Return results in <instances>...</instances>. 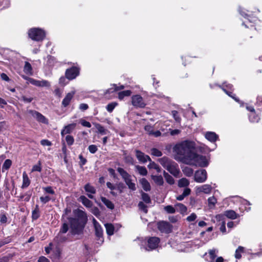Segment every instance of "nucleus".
Listing matches in <instances>:
<instances>
[{
	"instance_id": "35",
	"label": "nucleus",
	"mask_w": 262,
	"mask_h": 262,
	"mask_svg": "<svg viewBox=\"0 0 262 262\" xmlns=\"http://www.w3.org/2000/svg\"><path fill=\"white\" fill-rule=\"evenodd\" d=\"M189 184V181L186 178H182L178 181V186L179 187H187Z\"/></svg>"
},
{
	"instance_id": "43",
	"label": "nucleus",
	"mask_w": 262,
	"mask_h": 262,
	"mask_svg": "<svg viewBox=\"0 0 262 262\" xmlns=\"http://www.w3.org/2000/svg\"><path fill=\"white\" fill-rule=\"evenodd\" d=\"M244 248L242 246H239L235 251V257L236 259H240L242 257L241 253L243 252Z\"/></svg>"
},
{
	"instance_id": "42",
	"label": "nucleus",
	"mask_w": 262,
	"mask_h": 262,
	"mask_svg": "<svg viewBox=\"0 0 262 262\" xmlns=\"http://www.w3.org/2000/svg\"><path fill=\"white\" fill-rule=\"evenodd\" d=\"M208 203L209 207L210 208H212L217 203V200L213 196H212L208 199Z\"/></svg>"
},
{
	"instance_id": "31",
	"label": "nucleus",
	"mask_w": 262,
	"mask_h": 262,
	"mask_svg": "<svg viewBox=\"0 0 262 262\" xmlns=\"http://www.w3.org/2000/svg\"><path fill=\"white\" fill-rule=\"evenodd\" d=\"M175 206L178 211L180 212L181 213H184L187 211V207L182 203H177L176 204Z\"/></svg>"
},
{
	"instance_id": "62",
	"label": "nucleus",
	"mask_w": 262,
	"mask_h": 262,
	"mask_svg": "<svg viewBox=\"0 0 262 262\" xmlns=\"http://www.w3.org/2000/svg\"><path fill=\"white\" fill-rule=\"evenodd\" d=\"M190 192H191V189L189 188L186 187L184 189L182 194L185 197H186V196L189 195L190 194Z\"/></svg>"
},
{
	"instance_id": "28",
	"label": "nucleus",
	"mask_w": 262,
	"mask_h": 262,
	"mask_svg": "<svg viewBox=\"0 0 262 262\" xmlns=\"http://www.w3.org/2000/svg\"><path fill=\"white\" fill-rule=\"evenodd\" d=\"M40 216V211L39 206L38 205L35 206L34 209L32 211V218L33 220H36Z\"/></svg>"
},
{
	"instance_id": "37",
	"label": "nucleus",
	"mask_w": 262,
	"mask_h": 262,
	"mask_svg": "<svg viewBox=\"0 0 262 262\" xmlns=\"http://www.w3.org/2000/svg\"><path fill=\"white\" fill-rule=\"evenodd\" d=\"M131 93L132 92L130 90H126L120 92L118 93V98L120 100H122L124 97L130 96Z\"/></svg>"
},
{
	"instance_id": "44",
	"label": "nucleus",
	"mask_w": 262,
	"mask_h": 262,
	"mask_svg": "<svg viewBox=\"0 0 262 262\" xmlns=\"http://www.w3.org/2000/svg\"><path fill=\"white\" fill-rule=\"evenodd\" d=\"M11 164L12 162L10 160L7 159L6 160H5L2 166V171H4V169H8L10 167Z\"/></svg>"
},
{
	"instance_id": "16",
	"label": "nucleus",
	"mask_w": 262,
	"mask_h": 262,
	"mask_svg": "<svg viewBox=\"0 0 262 262\" xmlns=\"http://www.w3.org/2000/svg\"><path fill=\"white\" fill-rule=\"evenodd\" d=\"M84 188L85 191L87 192L88 196L90 199H93L94 197L92 194L96 192L95 188L90 184L88 183L84 186Z\"/></svg>"
},
{
	"instance_id": "21",
	"label": "nucleus",
	"mask_w": 262,
	"mask_h": 262,
	"mask_svg": "<svg viewBox=\"0 0 262 262\" xmlns=\"http://www.w3.org/2000/svg\"><path fill=\"white\" fill-rule=\"evenodd\" d=\"M75 94L74 92H72L71 93H69L67 94L64 98L63 99L62 101V104L64 106H67L69 104L70 102L73 97L74 95Z\"/></svg>"
},
{
	"instance_id": "56",
	"label": "nucleus",
	"mask_w": 262,
	"mask_h": 262,
	"mask_svg": "<svg viewBox=\"0 0 262 262\" xmlns=\"http://www.w3.org/2000/svg\"><path fill=\"white\" fill-rule=\"evenodd\" d=\"M43 189L44 191L48 193L54 194H55L54 190L52 189V188L51 186H48L46 187H43Z\"/></svg>"
},
{
	"instance_id": "32",
	"label": "nucleus",
	"mask_w": 262,
	"mask_h": 262,
	"mask_svg": "<svg viewBox=\"0 0 262 262\" xmlns=\"http://www.w3.org/2000/svg\"><path fill=\"white\" fill-rule=\"evenodd\" d=\"M24 71L25 73L27 74L32 75V68L31 64L28 62L26 61L24 68Z\"/></svg>"
},
{
	"instance_id": "45",
	"label": "nucleus",
	"mask_w": 262,
	"mask_h": 262,
	"mask_svg": "<svg viewBox=\"0 0 262 262\" xmlns=\"http://www.w3.org/2000/svg\"><path fill=\"white\" fill-rule=\"evenodd\" d=\"M96 127L100 134H101L102 135L106 134V133H107L106 129H105L101 125H100L99 124H96Z\"/></svg>"
},
{
	"instance_id": "25",
	"label": "nucleus",
	"mask_w": 262,
	"mask_h": 262,
	"mask_svg": "<svg viewBox=\"0 0 262 262\" xmlns=\"http://www.w3.org/2000/svg\"><path fill=\"white\" fill-rule=\"evenodd\" d=\"M23 184L21 185V188H25L28 187L30 184V180H29L27 174L26 172H24L23 174Z\"/></svg>"
},
{
	"instance_id": "61",
	"label": "nucleus",
	"mask_w": 262,
	"mask_h": 262,
	"mask_svg": "<svg viewBox=\"0 0 262 262\" xmlns=\"http://www.w3.org/2000/svg\"><path fill=\"white\" fill-rule=\"evenodd\" d=\"M40 143L43 146H51L52 145V143L46 139L41 140Z\"/></svg>"
},
{
	"instance_id": "18",
	"label": "nucleus",
	"mask_w": 262,
	"mask_h": 262,
	"mask_svg": "<svg viewBox=\"0 0 262 262\" xmlns=\"http://www.w3.org/2000/svg\"><path fill=\"white\" fill-rule=\"evenodd\" d=\"M212 187L211 185L209 184L203 185L196 188L197 192H204L206 194H209L211 192Z\"/></svg>"
},
{
	"instance_id": "8",
	"label": "nucleus",
	"mask_w": 262,
	"mask_h": 262,
	"mask_svg": "<svg viewBox=\"0 0 262 262\" xmlns=\"http://www.w3.org/2000/svg\"><path fill=\"white\" fill-rule=\"evenodd\" d=\"M93 223L95 228V235L100 240L101 243L103 242V229L99 223L94 218L93 219Z\"/></svg>"
},
{
	"instance_id": "51",
	"label": "nucleus",
	"mask_w": 262,
	"mask_h": 262,
	"mask_svg": "<svg viewBox=\"0 0 262 262\" xmlns=\"http://www.w3.org/2000/svg\"><path fill=\"white\" fill-rule=\"evenodd\" d=\"M171 114L174 118L175 121L177 122L180 123L181 121V117L178 115V112L177 111H172L171 112Z\"/></svg>"
},
{
	"instance_id": "46",
	"label": "nucleus",
	"mask_w": 262,
	"mask_h": 262,
	"mask_svg": "<svg viewBox=\"0 0 262 262\" xmlns=\"http://www.w3.org/2000/svg\"><path fill=\"white\" fill-rule=\"evenodd\" d=\"M117 105V102H112L107 105L106 108L108 112L111 113Z\"/></svg>"
},
{
	"instance_id": "7",
	"label": "nucleus",
	"mask_w": 262,
	"mask_h": 262,
	"mask_svg": "<svg viewBox=\"0 0 262 262\" xmlns=\"http://www.w3.org/2000/svg\"><path fill=\"white\" fill-rule=\"evenodd\" d=\"M207 171L205 169H201L195 171L194 181L198 183H203L207 179Z\"/></svg>"
},
{
	"instance_id": "20",
	"label": "nucleus",
	"mask_w": 262,
	"mask_h": 262,
	"mask_svg": "<svg viewBox=\"0 0 262 262\" xmlns=\"http://www.w3.org/2000/svg\"><path fill=\"white\" fill-rule=\"evenodd\" d=\"M139 183L141 185L142 188L145 191H149L151 190L150 183L145 178H142L140 179Z\"/></svg>"
},
{
	"instance_id": "50",
	"label": "nucleus",
	"mask_w": 262,
	"mask_h": 262,
	"mask_svg": "<svg viewBox=\"0 0 262 262\" xmlns=\"http://www.w3.org/2000/svg\"><path fill=\"white\" fill-rule=\"evenodd\" d=\"M68 230H69V226H68V224L67 223H64L62 224V225L60 228L59 232L64 234L67 232Z\"/></svg>"
},
{
	"instance_id": "58",
	"label": "nucleus",
	"mask_w": 262,
	"mask_h": 262,
	"mask_svg": "<svg viewBox=\"0 0 262 262\" xmlns=\"http://www.w3.org/2000/svg\"><path fill=\"white\" fill-rule=\"evenodd\" d=\"M80 123L83 126L87 127L89 128L91 127V123L89 122L85 121V120H83V119L80 120Z\"/></svg>"
},
{
	"instance_id": "57",
	"label": "nucleus",
	"mask_w": 262,
	"mask_h": 262,
	"mask_svg": "<svg viewBox=\"0 0 262 262\" xmlns=\"http://www.w3.org/2000/svg\"><path fill=\"white\" fill-rule=\"evenodd\" d=\"M51 198L48 195L45 196H40V200L43 204H46L51 200Z\"/></svg>"
},
{
	"instance_id": "53",
	"label": "nucleus",
	"mask_w": 262,
	"mask_h": 262,
	"mask_svg": "<svg viewBox=\"0 0 262 262\" xmlns=\"http://www.w3.org/2000/svg\"><path fill=\"white\" fill-rule=\"evenodd\" d=\"M138 207L139 209L143 211L145 213H146L148 211L147 209V206L145 205L142 202H140L138 204Z\"/></svg>"
},
{
	"instance_id": "1",
	"label": "nucleus",
	"mask_w": 262,
	"mask_h": 262,
	"mask_svg": "<svg viewBox=\"0 0 262 262\" xmlns=\"http://www.w3.org/2000/svg\"><path fill=\"white\" fill-rule=\"evenodd\" d=\"M195 148V143L189 140H185L177 144L173 148L176 153L175 159L188 164L194 155Z\"/></svg>"
},
{
	"instance_id": "49",
	"label": "nucleus",
	"mask_w": 262,
	"mask_h": 262,
	"mask_svg": "<svg viewBox=\"0 0 262 262\" xmlns=\"http://www.w3.org/2000/svg\"><path fill=\"white\" fill-rule=\"evenodd\" d=\"M66 141L67 143V144L69 146H71L73 144L74 142V139L73 136L71 135H67L65 138Z\"/></svg>"
},
{
	"instance_id": "63",
	"label": "nucleus",
	"mask_w": 262,
	"mask_h": 262,
	"mask_svg": "<svg viewBox=\"0 0 262 262\" xmlns=\"http://www.w3.org/2000/svg\"><path fill=\"white\" fill-rule=\"evenodd\" d=\"M31 195H32V191H29L27 192H26L25 194V201L26 202H28L30 199Z\"/></svg>"
},
{
	"instance_id": "11",
	"label": "nucleus",
	"mask_w": 262,
	"mask_h": 262,
	"mask_svg": "<svg viewBox=\"0 0 262 262\" xmlns=\"http://www.w3.org/2000/svg\"><path fill=\"white\" fill-rule=\"evenodd\" d=\"M79 74V69L73 67L70 69H67L66 71V77L69 80L75 79Z\"/></svg>"
},
{
	"instance_id": "40",
	"label": "nucleus",
	"mask_w": 262,
	"mask_h": 262,
	"mask_svg": "<svg viewBox=\"0 0 262 262\" xmlns=\"http://www.w3.org/2000/svg\"><path fill=\"white\" fill-rule=\"evenodd\" d=\"M249 119L252 122H257L259 120V118L255 112H253L249 115Z\"/></svg>"
},
{
	"instance_id": "12",
	"label": "nucleus",
	"mask_w": 262,
	"mask_h": 262,
	"mask_svg": "<svg viewBox=\"0 0 262 262\" xmlns=\"http://www.w3.org/2000/svg\"><path fill=\"white\" fill-rule=\"evenodd\" d=\"M25 79L28 80V81L32 84L39 86V87H49L50 86L49 82L45 80H37L31 78L25 77Z\"/></svg>"
},
{
	"instance_id": "17",
	"label": "nucleus",
	"mask_w": 262,
	"mask_h": 262,
	"mask_svg": "<svg viewBox=\"0 0 262 262\" xmlns=\"http://www.w3.org/2000/svg\"><path fill=\"white\" fill-rule=\"evenodd\" d=\"M76 126V123H73L71 124H69L64 127V128L61 130V135L63 137L64 135L70 134L72 132V131L75 128Z\"/></svg>"
},
{
	"instance_id": "15",
	"label": "nucleus",
	"mask_w": 262,
	"mask_h": 262,
	"mask_svg": "<svg viewBox=\"0 0 262 262\" xmlns=\"http://www.w3.org/2000/svg\"><path fill=\"white\" fill-rule=\"evenodd\" d=\"M135 152L137 158L141 162L145 163L147 161H151V159L150 157L147 155H145L142 151L139 150H136Z\"/></svg>"
},
{
	"instance_id": "30",
	"label": "nucleus",
	"mask_w": 262,
	"mask_h": 262,
	"mask_svg": "<svg viewBox=\"0 0 262 262\" xmlns=\"http://www.w3.org/2000/svg\"><path fill=\"white\" fill-rule=\"evenodd\" d=\"M101 200L108 208L110 209H113L114 208V205L113 203L105 197L102 196L101 198Z\"/></svg>"
},
{
	"instance_id": "60",
	"label": "nucleus",
	"mask_w": 262,
	"mask_h": 262,
	"mask_svg": "<svg viewBox=\"0 0 262 262\" xmlns=\"http://www.w3.org/2000/svg\"><path fill=\"white\" fill-rule=\"evenodd\" d=\"M92 212L96 216L100 215V211L97 207H94L91 209Z\"/></svg>"
},
{
	"instance_id": "10",
	"label": "nucleus",
	"mask_w": 262,
	"mask_h": 262,
	"mask_svg": "<svg viewBox=\"0 0 262 262\" xmlns=\"http://www.w3.org/2000/svg\"><path fill=\"white\" fill-rule=\"evenodd\" d=\"M158 228L161 232L168 233L171 232L172 226L167 222L162 221L158 223Z\"/></svg>"
},
{
	"instance_id": "9",
	"label": "nucleus",
	"mask_w": 262,
	"mask_h": 262,
	"mask_svg": "<svg viewBox=\"0 0 262 262\" xmlns=\"http://www.w3.org/2000/svg\"><path fill=\"white\" fill-rule=\"evenodd\" d=\"M132 103L136 107L143 108L146 105V103L144 102L143 98L139 95L132 96Z\"/></svg>"
},
{
	"instance_id": "3",
	"label": "nucleus",
	"mask_w": 262,
	"mask_h": 262,
	"mask_svg": "<svg viewBox=\"0 0 262 262\" xmlns=\"http://www.w3.org/2000/svg\"><path fill=\"white\" fill-rule=\"evenodd\" d=\"M117 171L122 177L128 188L132 191H135L136 190V184L132 182V176L122 168L118 167Z\"/></svg>"
},
{
	"instance_id": "59",
	"label": "nucleus",
	"mask_w": 262,
	"mask_h": 262,
	"mask_svg": "<svg viewBox=\"0 0 262 262\" xmlns=\"http://www.w3.org/2000/svg\"><path fill=\"white\" fill-rule=\"evenodd\" d=\"M196 218V215L194 213H191L189 216H187L186 220L188 222L194 221Z\"/></svg>"
},
{
	"instance_id": "38",
	"label": "nucleus",
	"mask_w": 262,
	"mask_h": 262,
	"mask_svg": "<svg viewBox=\"0 0 262 262\" xmlns=\"http://www.w3.org/2000/svg\"><path fill=\"white\" fill-rule=\"evenodd\" d=\"M148 167L149 169H156L158 172H161V168L160 167V166L158 164H157L155 162H152L151 161H150V163L148 165Z\"/></svg>"
},
{
	"instance_id": "33",
	"label": "nucleus",
	"mask_w": 262,
	"mask_h": 262,
	"mask_svg": "<svg viewBox=\"0 0 262 262\" xmlns=\"http://www.w3.org/2000/svg\"><path fill=\"white\" fill-rule=\"evenodd\" d=\"M124 88V85H121L120 86H118L116 84H114L112 85V87L110 88L106 91V93H111L115 91H117L120 90H122Z\"/></svg>"
},
{
	"instance_id": "47",
	"label": "nucleus",
	"mask_w": 262,
	"mask_h": 262,
	"mask_svg": "<svg viewBox=\"0 0 262 262\" xmlns=\"http://www.w3.org/2000/svg\"><path fill=\"white\" fill-rule=\"evenodd\" d=\"M164 209L168 213H174L176 209L171 205H167L164 208Z\"/></svg>"
},
{
	"instance_id": "2",
	"label": "nucleus",
	"mask_w": 262,
	"mask_h": 262,
	"mask_svg": "<svg viewBox=\"0 0 262 262\" xmlns=\"http://www.w3.org/2000/svg\"><path fill=\"white\" fill-rule=\"evenodd\" d=\"M75 217H68L71 232L73 234H80L83 230L87 222L86 213L79 209H76L73 211Z\"/></svg>"
},
{
	"instance_id": "24",
	"label": "nucleus",
	"mask_w": 262,
	"mask_h": 262,
	"mask_svg": "<svg viewBox=\"0 0 262 262\" xmlns=\"http://www.w3.org/2000/svg\"><path fill=\"white\" fill-rule=\"evenodd\" d=\"M151 178L157 185L162 186L163 185L164 180L162 176L151 175Z\"/></svg>"
},
{
	"instance_id": "6",
	"label": "nucleus",
	"mask_w": 262,
	"mask_h": 262,
	"mask_svg": "<svg viewBox=\"0 0 262 262\" xmlns=\"http://www.w3.org/2000/svg\"><path fill=\"white\" fill-rule=\"evenodd\" d=\"M160 239L157 237H150L147 240V246L145 249L147 251H150L155 249L158 247Z\"/></svg>"
},
{
	"instance_id": "27",
	"label": "nucleus",
	"mask_w": 262,
	"mask_h": 262,
	"mask_svg": "<svg viewBox=\"0 0 262 262\" xmlns=\"http://www.w3.org/2000/svg\"><path fill=\"white\" fill-rule=\"evenodd\" d=\"M206 138L211 142H214L216 140L217 136L213 132H207L205 135Z\"/></svg>"
},
{
	"instance_id": "54",
	"label": "nucleus",
	"mask_w": 262,
	"mask_h": 262,
	"mask_svg": "<svg viewBox=\"0 0 262 262\" xmlns=\"http://www.w3.org/2000/svg\"><path fill=\"white\" fill-rule=\"evenodd\" d=\"M217 252L218 250L215 249H211L209 251V254L212 259H214L216 257V253Z\"/></svg>"
},
{
	"instance_id": "55",
	"label": "nucleus",
	"mask_w": 262,
	"mask_h": 262,
	"mask_svg": "<svg viewBox=\"0 0 262 262\" xmlns=\"http://www.w3.org/2000/svg\"><path fill=\"white\" fill-rule=\"evenodd\" d=\"M88 149L92 154H95L98 150V148L95 145H91L89 146Z\"/></svg>"
},
{
	"instance_id": "39",
	"label": "nucleus",
	"mask_w": 262,
	"mask_h": 262,
	"mask_svg": "<svg viewBox=\"0 0 262 262\" xmlns=\"http://www.w3.org/2000/svg\"><path fill=\"white\" fill-rule=\"evenodd\" d=\"M141 196L142 200L147 204H149L151 202V199L149 195L143 191H141Z\"/></svg>"
},
{
	"instance_id": "13",
	"label": "nucleus",
	"mask_w": 262,
	"mask_h": 262,
	"mask_svg": "<svg viewBox=\"0 0 262 262\" xmlns=\"http://www.w3.org/2000/svg\"><path fill=\"white\" fill-rule=\"evenodd\" d=\"M166 169L175 177H179L180 171L178 168V164L174 162L173 161L172 163L166 168Z\"/></svg>"
},
{
	"instance_id": "19",
	"label": "nucleus",
	"mask_w": 262,
	"mask_h": 262,
	"mask_svg": "<svg viewBox=\"0 0 262 262\" xmlns=\"http://www.w3.org/2000/svg\"><path fill=\"white\" fill-rule=\"evenodd\" d=\"M161 165L165 169L173 162L167 157H163L158 160Z\"/></svg>"
},
{
	"instance_id": "23",
	"label": "nucleus",
	"mask_w": 262,
	"mask_h": 262,
	"mask_svg": "<svg viewBox=\"0 0 262 262\" xmlns=\"http://www.w3.org/2000/svg\"><path fill=\"white\" fill-rule=\"evenodd\" d=\"M67 237L63 235V233L58 232L56 236L54 238V241L58 244L63 243L67 241Z\"/></svg>"
},
{
	"instance_id": "26",
	"label": "nucleus",
	"mask_w": 262,
	"mask_h": 262,
	"mask_svg": "<svg viewBox=\"0 0 262 262\" xmlns=\"http://www.w3.org/2000/svg\"><path fill=\"white\" fill-rule=\"evenodd\" d=\"M224 215L228 218L231 219L232 220L235 219L238 216V214H236V213L232 210L226 211L224 213Z\"/></svg>"
},
{
	"instance_id": "22",
	"label": "nucleus",
	"mask_w": 262,
	"mask_h": 262,
	"mask_svg": "<svg viewBox=\"0 0 262 262\" xmlns=\"http://www.w3.org/2000/svg\"><path fill=\"white\" fill-rule=\"evenodd\" d=\"M82 204L87 208H91L93 206V203L84 195H81L79 199Z\"/></svg>"
},
{
	"instance_id": "4",
	"label": "nucleus",
	"mask_w": 262,
	"mask_h": 262,
	"mask_svg": "<svg viewBox=\"0 0 262 262\" xmlns=\"http://www.w3.org/2000/svg\"><path fill=\"white\" fill-rule=\"evenodd\" d=\"M191 159L187 164H193L204 167L207 166L209 163L205 156L197 154L195 152H194V155Z\"/></svg>"
},
{
	"instance_id": "52",
	"label": "nucleus",
	"mask_w": 262,
	"mask_h": 262,
	"mask_svg": "<svg viewBox=\"0 0 262 262\" xmlns=\"http://www.w3.org/2000/svg\"><path fill=\"white\" fill-rule=\"evenodd\" d=\"M41 171V162L40 161H38L37 164L34 165L32 169V171Z\"/></svg>"
},
{
	"instance_id": "41",
	"label": "nucleus",
	"mask_w": 262,
	"mask_h": 262,
	"mask_svg": "<svg viewBox=\"0 0 262 262\" xmlns=\"http://www.w3.org/2000/svg\"><path fill=\"white\" fill-rule=\"evenodd\" d=\"M184 174L187 177H190L193 174V170L192 168L186 167L183 169Z\"/></svg>"
},
{
	"instance_id": "29",
	"label": "nucleus",
	"mask_w": 262,
	"mask_h": 262,
	"mask_svg": "<svg viewBox=\"0 0 262 262\" xmlns=\"http://www.w3.org/2000/svg\"><path fill=\"white\" fill-rule=\"evenodd\" d=\"M135 168L140 175L143 176L147 175V170L145 167L141 166L140 165H136Z\"/></svg>"
},
{
	"instance_id": "14",
	"label": "nucleus",
	"mask_w": 262,
	"mask_h": 262,
	"mask_svg": "<svg viewBox=\"0 0 262 262\" xmlns=\"http://www.w3.org/2000/svg\"><path fill=\"white\" fill-rule=\"evenodd\" d=\"M30 113L32 116L35 118L38 122L47 124L48 123V119L38 112L35 111H30Z\"/></svg>"
},
{
	"instance_id": "5",
	"label": "nucleus",
	"mask_w": 262,
	"mask_h": 262,
	"mask_svg": "<svg viewBox=\"0 0 262 262\" xmlns=\"http://www.w3.org/2000/svg\"><path fill=\"white\" fill-rule=\"evenodd\" d=\"M28 35L30 38L35 41H40L45 37V32L39 28H32L28 31Z\"/></svg>"
},
{
	"instance_id": "34",
	"label": "nucleus",
	"mask_w": 262,
	"mask_h": 262,
	"mask_svg": "<svg viewBox=\"0 0 262 262\" xmlns=\"http://www.w3.org/2000/svg\"><path fill=\"white\" fill-rule=\"evenodd\" d=\"M163 176L166 181V182L170 185H172L174 183V180L173 178L169 174L165 171L163 172Z\"/></svg>"
},
{
	"instance_id": "64",
	"label": "nucleus",
	"mask_w": 262,
	"mask_h": 262,
	"mask_svg": "<svg viewBox=\"0 0 262 262\" xmlns=\"http://www.w3.org/2000/svg\"><path fill=\"white\" fill-rule=\"evenodd\" d=\"M144 129L148 133L149 135H151V132H152L153 131L152 127L149 125L145 126Z\"/></svg>"
},
{
	"instance_id": "36",
	"label": "nucleus",
	"mask_w": 262,
	"mask_h": 262,
	"mask_svg": "<svg viewBox=\"0 0 262 262\" xmlns=\"http://www.w3.org/2000/svg\"><path fill=\"white\" fill-rule=\"evenodd\" d=\"M105 227L106 228V231L108 235H112L114 234V227L111 224H105Z\"/></svg>"
},
{
	"instance_id": "48",
	"label": "nucleus",
	"mask_w": 262,
	"mask_h": 262,
	"mask_svg": "<svg viewBox=\"0 0 262 262\" xmlns=\"http://www.w3.org/2000/svg\"><path fill=\"white\" fill-rule=\"evenodd\" d=\"M151 154L156 157H161L162 155V152L156 148L151 149Z\"/></svg>"
}]
</instances>
